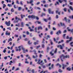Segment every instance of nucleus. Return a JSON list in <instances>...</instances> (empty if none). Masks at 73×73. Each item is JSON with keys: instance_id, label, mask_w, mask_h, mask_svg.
Here are the masks:
<instances>
[{"instance_id": "1", "label": "nucleus", "mask_w": 73, "mask_h": 73, "mask_svg": "<svg viewBox=\"0 0 73 73\" xmlns=\"http://www.w3.org/2000/svg\"><path fill=\"white\" fill-rule=\"evenodd\" d=\"M59 57L60 59V60H61L62 62H63V61H64L63 59V60H65V58H69L70 57L69 55H66L65 56H64V54H62Z\"/></svg>"}, {"instance_id": "2", "label": "nucleus", "mask_w": 73, "mask_h": 73, "mask_svg": "<svg viewBox=\"0 0 73 73\" xmlns=\"http://www.w3.org/2000/svg\"><path fill=\"white\" fill-rule=\"evenodd\" d=\"M19 48V51H21V48H22V49L23 50V52L24 53H26V52H28V50L26 49V50H25V48H24V47H23V45H21L20 46H19L18 47Z\"/></svg>"}, {"instance_id": "3", "label": "nucleus", "mask_w": 73, "mask_h": 73, "mask_svg": "<svg viewBox=\"0 0 73 73\" xmlns=\"http://www.w3.org/2000/svg\"><path fill=\"white\" fill-rule=\"evenodd\" d=\"M28 17L29 19H30V18L34 19H36L37 20H39V18H38V17L37 16H36L34 15H29L28 16Z\"/></svg>"}, {"instance_id": "4", "label": "nucleus", "mask_w": 73, "mask_h": 73, "mask_svg": "<svg viewBox=\"0 0 73 73\" xmlns=\"http://www.w3.org/2000/svg\"><path fill=\"white\" fill-rule=\"evenodd\" d=\"M48 11L49 14H54V11H51V9H48Z\"/></svg>"}, {"instance_id": "5", "label": "nucleus", "mask_w": 73, "mask_h": 73, "mask_svg": "<svg viewBox=\"0 0 73 73\" xmlns=\"http://www.w3.org/2000/svg\"><path fill=\"white\" fill-rule=\"evenodd\" d=\"M40 61H41V59H39L38 60V62H37V64H40L41 63H42L43 62L42 60H41V62H40Z\"/></svg>"}, {"instance_id": "6", "label": "nucleus", "mask_w": 73, "mask_h": 73, "mask_svg": "<svg viewBox=\"0 0 73 73\" xmlns=\"http://www.w3.org/2000/svg\"><path fill=\"white\" fill-rule=\"evenodd\" d=\"M56 34L57 35H59V34H61V31L60 30H59L56 32Z\"/></svg>"}, {"instance_id": "7", "label": "nucleus", "mask_w": 73, "mask_h": 73, "mask_svg": "<svg viewBox=\"0 0 73 73\" xmlns=\"http://www.w3.org/2000/svg\"><path fill=\"white\" fill-rule=\"evenodd\" d=\"M33 2V0H31L30 2H29L28 1H27V4H32Z\"/></svg>"}, {"instance_id": "8", "label": "nucleus", "mask_w": 73, "mask_h": 73, "mask_svg": "<svg viewBox=\"0 0 73 73\" xmlns=\"http://www.w3.org/2000/svg\"><path fill=\"white\" fill-rule=\"evenodd\" d=\"M44 64V63H42V64H40V65H41V66H42V67L43 68V69H45V68H46V66L45 65L43 66Z\"/></svg>"}, {"instance_id": "9", "label": "nucleus", "mask_w": 73, "mask_h": 73, "mask_svg": "<svg viewBox=\"0 0 73 73\" xmlns=\"http://www.w3.org/2000/svg\"><path fill=\"white\" fill-rule=\"evenodd\" d=\"M69 27H68L67 28V29L68 31H69V32L70 31L71 32H73V29H72V30H71V29H69Z\"/></svg>"}, {"instance_id": "10", "label": "nucleus", "mask_w": 73, "mask_h": 73, "mask_svg": "<svg viewBox=\"0 0 73 73\" xmlns=\"http://www.w3.org/2000/svg\"><path fill=\"white\" fill-rule=\"evenodd\" d=\"M43 29V28H42V27L41 26L38 27V30H40V29L41 30H42Z\"/></svg>"}, {"instance_id": "11", "label": "nucleus", "mask_w": 73, "mask_h": 73, "mask_svg": "<svg viewBox=\"0 0 73 73\" xmlns=\"http://www.w3.org/2000/svg\"><path fill=\"white\" fill-rule=\"evenodd\" d=\"M5 24L7 26H9V21L8 22L7 21L5 22Z\"/></svg>"}, {"instance_id": "12", "label": "nucleus", "mask_w": 73, "mask_h": 73, "mask_svg": "<svg viewBox=\"0 0 73 73\" xmlns=\"http://www.w3.org/2000/svg\"><path fill=\"white\" fill-rule=\"evenodd\" d=\"M56 14L58 13L59 15H60V13H61V11L58 12V10H56Z\"/></svg>"}, {"instance_id": "13", "label": "nucleus", "mask_w": 73, "mask_h": 73, "mask_svg": "<svg viewBox=\"0 0 73 73\" xmlns=\"http://www.w3.org/2000/svg\"><path fill=\"white\" fill-rule=\"evenodd\" d=\"M37 23V24H41V22L38 21H36V22H35V24H36V23Z\"/></svg>"}, {"instance_id": "14", "label": "nucleus", "mask_w": 73, "mask_h": 73, "mask_svg": "<svg viewBox=\"0 0 73 73\" xmlns=\"http://www.w3.org/2000/svg\"><path fill=\"white\" fill-rule=\"evenodd\" d=\"M34 44L35 45H36L37 44H38V40H37L36 42H35L34 43Z\"/></svg>"}, {"instance_id": "15", "label": "nucleus", "mask_w": 73, "mask_h": 73, "mask_svg": "<svg viewBox=\"0 0 73 73\" xmlns=\"http://www.w3.org/2000/svg\"><path fill=\"white\" fill-rule=\"evenodd\" d=\"M60 24L61 25L62 27L63 26L65 27V24L64 23H62L60 22Z\"/></svg>"}, {"instance_id": "16", "label": "nucleus", "mask_w": 73, "mask_h": 73, "mask_svg": "<svg viewBox=\"0 0 73 73\" xmlns=\"http://www.w3.org/2000/svg\"><path fill=\"white\" fill-rule=\"evenodd\" d=\"M62 65L63 66L62 68L63 69H65V67H66V66H67V65H65V64H63Z\"/></svg>"}, {"instance_id": "17", "label": "nucleus", "mask_w": 73, "mask_h": 73, "mask_svg": "<svg viewBox=\"0 0 73 73\" xmlns=\"http://www.w3.org/2000/svg\"><path fill=\"white\" fill-rule=\"evenodd\" d=\"M33 52H35V55H36V57H38V56H37V53H36V50H34L33 51Z\"/></svg>"}, {"instance_id": "18", "label": "nucleus", "mask_w": 73, "mask_h": 73, "mask_svg": "<svg viewBox=\"0 0 73 73\" xmlns=\"http://www.w3.org/2000/svg\"><path fill=\"white\" fill-rule=\"evenodd\" d=\"M6 35H8V36H9V33H8V31H7L5 33Z\"/></svg>"}, {"instance_id": "19", "label": "nucleus", "mask_w": 73, "mask_h": 73, "mask_svg": "<svg viewBox=\"0 0 73 73\" xmlns=\"http://www.w3.org/2000/svg\"><path fill=\"white\" fill-rule=\"evenodd\" d=\"M63 21H65L66 22H67V19L66 18V17H65L63 19Z\"/></svg>"}, {"instance_id": "20", "label": "nucleus", "mask_w": 73, "mask_h": 73, "mask_svg": "<svg viewBox=\"0 0 73 73\" xmlns=\"http://www.w3.org/2000/svg\"><path fill=\"white\" fill-rule=\"evenodd\" d=\"M28 43L29 45H31L32 44V42H31V41L29 40L28 42Z\"/></svg>"}, {"instance_id": "21", "label": "nucleus", "mask_w": 73, "mask_h": 73, "mask_svg": "<svg viewBox=\"0 0 73 73\" xmlns=\"http://www.w3.org/2000/svg\"><path fill=\"white\" fill-rule=\"evenodd\" d=\"M59 72H60V73H62V70H61V69H59L58 70Z\"/></svg>"}, {"instance_id": "22", "label": "nucleus", "mask_w": 73, "mask_h": 73, "mask_svg": "<svg viewBox=\"0 0 73 73\" xmlns=\"http://www.w3.org/2000/svg\"><path fill=\"white\" fill-rule=\"evenodd\" d=\"M46 14L45 13H42V14L41 15V17H42L43 16H45L46 15Z\"/></svg>"}, {"instance_id": "23", "label": "nucleus", "mask_w": 73, "mask_h": 73, "mask_svg": "<svg viewBox=\"0 0 73 73\" xmlns=\"http://www.w3.org/2000/svg\"><path fill=\"white\" fill-rule=\"evenodd\" d=\"M43 34H42V33H41L39 35V36L40 37H42V36H43Z\"/></svg>"}, {"instance_id": "24", "label": "nucleus", "mask_w": 73, "mask_h": 73, "mask_svg": "<svg viewBox=\"0 0 73 73\" xmlns=\"http://www.w3.org/2000/svg\"><path fill=\"white\" fill-rule=\"evenodd\" d=\"M44 7L46 8H48V4H45L44 5Z\"/></svg>"}, {"instance_id": "25", "label": "nucleus", "mask_w": 73, "mask_h": 73, "mask_svg": "<svg viewBox=\"0 0 73 73\" xmlns=\"http://www.w3.org/2000/svg\"><path fill=\"white\" fill-rule=\"evenodd\" d=\"M57 48H56L55 49V50L54 51V53H57Z\"/></svg>"}, {"instance_id": "26", "label": "nucleus", "mask_w": 73, "mask_h": 73, "mask_svg": "<svg viewBox=\"0 0 73 73\" xmlns=\"http://www.w3.org/2000/svg\"><path fill=\"white\" fill-rule=\"evenodd\" d=\"M69 9H70L72 11H73V8L72 7V6H70L69 7Z\"/></svg>"}, {"instance_id": "27", "label": "nucleus", "mask_w": 73, "mask_h": 73, "mask_svg": "<svg viewBox=\"0 0 73 73\" xmlns=\"http://www.w3.org/2000/svg\"><path fill=\"white\" fill-rule=\"evenodd\" d=\"M6 50H7V48H5L4 49L3 51V52L5 53V52H6Z\"/></svg>"}, {"instance_id": "28", "label": "nucleus", "mask_w": 73, "mask_h": 73, "mask_svg": "<svg viewBox=\"0 0 73 73\" xmlns=\"http://www.w3.org/2000/svg\"><path fill=\"white\" fill-rule=\"evenodd\" d=\"M21 27H24V24H23V22H22L21 23Z\"/></svg>"}, {"instance_id": "29", "label": "nucleus", "mask_w": 73, "mask_h": 73, "mask_svg": "<svg viewBox=\"0 0 73 73\" xmlns=\"http://www.w3.org/2000/svg\"><path fill=\"white\" fill-rule=\"evenodd\" d=\"M58 1L59 2V3H60L61 4V3H62V2H63V1L62 0H58Z\"/></svg>"}, {"instance_id": "30", "label": "nucleus", "mask_w": 73, "mask_h": 73, "mask_svg": "<svg viewBox=\"0 0 73 73\" xmlns=\"http://www.w3.org/2000/svg\"><path fill=\"white\" fill-rule=\"evenodd\" d=\"M67 70H68V71H70L71 70V69L70 68H69V67H68L67 68Z\"/></svg>"}, {"instance_id": "31", "label": "nucleus", "mask_w": 73, "mask_h": 73, "mask_svg": "<svg viewBox=\"0 0 73 73\" xmlns=\"http://www.w3.org/2000/svg\"><path fill=\"white\" fill-rule=\"evenodd\" d=\"M65 5H67V3L66 2L65 3V4H63L62 5L63 7H65Z\"/></svg>"}, {"instance_id": "32", "label": "nucleus", "mask_w": 73, "mask_h": 73, "mask_svg": "<svg viewBox=\"0 0 73 73\" xmlns=\"http://www.w3.org/2000/svg\"><path fill=\"white\" fill-rule=\"evenodd\" d=\"M21 10V7H19L18 8V11H20Z\"/></svg>"}, {"instance_id": "33", "label": "nucleus", "mask_w": 73, "mask_h": 73, "mask_svg": "<svg viewBox=\"0 0 73 73\" xmlns=\"http://www.w3.org/2000/svg\"><path fill=\"white\" fill-rule=\"evenodd\" d=\"M64 11V12H66V11H67V9L66 8H64L63 9Z\"/></svg>"}, {"instance_id": "34", "label": "nucleus", "mask_w": 73, "mask_h": 73, "mask_svg": "<svg viewBox=\"0 0 73 73\" xmlns=\"http://www.w3.org/2000/svg\"><path fill=\"white\" fill-rule=\"evenodd\" d=\"M67 32V31H66V30H65L64 31H63V33H66Z\"/></svg>"}, {"instance_id": "35", "label": "nucleus", "mask_w": 73, "mask_h": 73, "mask_svg": "<svg viewBox=\"0 0 73 73\" xmlns=\"http://www.w3.org/2000/svg\"><path fill=\"white\" fill-rule=\"evenodd\" d=\"M54 41H55V42L56 43H57L58 42V41H56V38H54Z\"/></svg>"}, {"instance_id": "36", "label": "nucleus", "mask_w": 73, "mask_h": 73, "mask_svg": "<svg viewBox=\"0 0 73 73\" xmlns=\"http://www.w3.org/2000/svg\"><path fill=\"white\" fill-rule=\"evenodd\" d=\"M44 21H45V22H48V20L47 19H44Z\"/></svg>"}, {"instance_id": "37", "label": "nucleus", "mask_w": 73, "mask_h": 73, "mask_svg": "<svg viewBox=\"0 0 73 73\" xmlns=\"http://www.w3.org/2000/svg\"><path fill=\"white\" fill-rule=\"evenodd\" d=\"M31 11H32V12H31L30 13V14H32V13H33V8H32L31 10Z\"/></svg>"}, {"instance_id": "38", "label": "nucleus", "mask_w": 73, "mask_h": 73, "mask_svg": "<svg viewBox=\"0 0 73 73\" xmlns=\"http://www.w3.org/2000/svg\"><path fill=\"white\" fill-rule=\"evenodd\" d=\"M35 32H37V27L35 28Z\"/></svg>"}, {"instance_id": "39", "label": "nucleus", "mask_w": 73, "mask_h": 73, "mask_svg": "<svg viewBox=\"0 0 73 73\" xmlns=\"http://www.w3.org/2000/svg\"><path fill=\"white\" fill-rule=\"evenodd\" d=\"M65 36H66V34H63V37L64 38H65Z\"/></svg>"}, {"instance_id": "40", "label": "nucleus", "mask_w": 73, "mask_h": 73, "mask_svg": "<svg viewBox=\"0 0 73 73\" xmlns=\"http://www.w3.org/2000/svg\"><path fill=\"white\" fill-rule=\"evenodd\" d=\"M73 43V42H72L70 43V45H71V46L73 47V45L72 44Z\"/></svg>"}, {"instance_id": "41", "label": "nucleus", "mask_w": 73, "mask_h": 73, "mask_svg": "<svg viewBox=\"0 0 73 73\" xmlns=\"http://www.w3.org/2000/svg\"><path fill=\"white\" fill-rule=\"evenodd\" d=\"M50 54H51V56H53L54 55V53H52V52H50Z\"/></svg>"}, {"instance_id": "42", "label": "nucleus", "mask_w": 73, "mask_h": 73, "mask_svg": "<svg viewBox=\"0 0 73 73\" xmlns=\"http://www.w3.org/2000/svg\"><path fill=\"white\" fill-rule=\"evenodd\" d=\"M5 7H6V5H5V4H3V9H4V8H5Z\"/></svg>"}, {"instance_id": "43", "label": "nucleus", "mask_w": 73, "mask_h": 73, "mask_svg": "<svg viewBox=\"0 0 73 73\" xmlns=\"http://www.w3.org/2000/svg\"><path fill=\"white\" fill-rule=\"evenodd\" d=\"M31 72H32V73H35V70L34 69H33Z\"/></svg>"}, {"instance_id": "44", "label": "nucleus", "mask_w": 73, "mask_h": 73, "mask_svg": "<svg viewBox=\"0 0 73 73\" xmlns=\"http://www.w3.org/2000/svg\"><path fill=\"white\" fill-rule=\"evenodd\" d=\"M69 17L70 19H73V15H72V16H70Z\"/></svg>"}, {"instance_id": "45", "label": "nucleus", "mask_w": 73, "mask_h": 73, "mask_svg": "<svg viewBox=\"0 0 73 73\" xmlns=\"http://www.w3.org/2000/svg\"><path fill=\"white\" fill-rule=\"evenodd\" d=\"M28 69L27 70V72H29V71H31V70H29V67L28 68Z\"/></svg>"}, {"instance_id": "46", "label": "nucleus", "mask_w": 73, "mask_h": 73, "mask_svg": "<svg viewBox=\"0 0 73 73\" xmlns=\"http://www.w3.org/2000/svg\"><path fill=\"white\" fill-rule=\"evenodd\" d=\"M11 11L12 12H14V10H13V9L12 8L11 10Z\"/></svg>"}, {"instance_id": "47", "label": "nucleus", "mask_w": 73, "mask_h": 73, "mask_svg": "<svg viewBox=\"0 0 73 73\" xmlns=\"http://www.w3.org/2000/svg\"><path fill=\"white\" fill-rule=\"evenodd\" d=\"M33 58H36V57H36V55L35 56L34 55H33Z\"/></svg>"}, {"instance_id": "48", "label": "nucleus", "mask_w": 73, "mask_h": 73, "mask_svg": "<svg viewBox=\"0 0 73 73\" xmlns=\"http://www.w3.org/2000/svg\"><path fill=\"white\" fill-rule=\"evenodd\" d=\"M61 45H58L57 46V47L58 48H60L61 47Z\"/></svg>"}, {"instance_id": "49", "label": "nucleus", "mask_w": 73, "mask_h": 73, "mask_svg": "<svg viewBox=\"0 0 73 73\" xmlns=\"http://www.w3.org/2000/svg\"><path fill=\"white\" fill-rule=\"evenodd\" d=\"M39 57L40 58H42V55H41V54H40Z\"/></svg>"}, {"instance_id": "50", "label": "nucleus", "mask_w": 73, "mask_h": 73, "mask_svg": "<svg viewBox=\"0 0 73 73\" xmlns=\"http://www.w3.org/2000/svg\"><path fill=\"white\" fill-rule=\"evenodd\" d=\"M20 4L21 5H23V2H22V1H20Z\"/></svg>"}, {"instance_id": "51", "label": "nucleus", "mask_w": 73, "mask_h": 73, "mask_svg": "<svg viewBox=\"0 0 73 73\" xmlns=\"http://www.w3.org/2000/svg\"><path fill=\"white\" fill-rule=\"evenodd\" d=\"M40 45L37 46L36 47V49H38V48H40Z\"/></svg>"}, {"instance_id": "52", "label": "nucleus", "mask_w": 73, "mask_h": 73, "mask_svg": "<svg viewBox=\"0 0 73 73\" xmlns=\"http://www.w3.org/2000/svg\"><path fill=\"white\" fill-rule=\"evenodd\" d=\"M53 31H51L50 32V35H53Z\"/></svg>"}, {"instance_id": "53", "label": "nucleus", "mask_w": 73, "mask_h": 73, "mask_svg": "<svg viewBox=\"0 0 73 73\" xmlns=\"http://www.w3.org/2000/svg\"><path fill=\"white\" fill-rule=\"evenodd\" d=\"M16 3L17 4H20V3H19V1L18 0H17Z\"/></svg>"}, {"instance_id": "54", "label": "nucleus", "mask_w": 73, "mask_h": 73, "mask_svg": "<svg viewBox=\"0 0 73 73\" xmlns=\"http://www.w3.org/2000/svg\"><path fill=\"white\" fill-rule=\"evenodd\" d=\"M28 58V59H30V60L31 61L32 60V59L30 57V56H29Z\"/></svg>"}, {"instance_id": "55", "label": "nucleus", "mask_w": 73, "mask_h": 73, "mask_svg": "<svg viewBox=\"0 0 73 73\" xmlns=\"http://www.w3.org/2000/svg\"><path fill=\"white\" fill-rule=\"evenodd\" d=\"M70 40H67L66 41V43H68L69 42H70Z\"/></svg>"}, {"instance_id": "56", "label": "nucleus", "mask_w": 73, "mask_h": 73, "mask_svg": "<svg viewBox=\"0 0 73 73\" xmlns=\"http://www.w3.org/2000/svg\"><path fill=\"white\" fill-rule=\"evenodd\" d=\"M44 61L45 63H47V61H46V59H44Z\"/></svg>"}, {"instance_id": "57", "label": "nucleus", "mask_w": 73, "mask_h": 73, "mask_svg": "<svg viewBox=\"0 0 73 73\" xmlns=\"http://www.w3.org/2000/svg\"><path fill=\"white\" fill-rule=\"evenodd\" d=\"M4 58L5 60H7V56H5L4 57Z\"/></svg>"}, {"instance_id": "58", "label": "nucleus", "mask_w": 73, "mask_h": 73, "mask_svg": "<svg viewBox=\"0 0 73 73\" xmlns=\"http://www.w3.org/2000/svg\"><path fill=\"white\" fill-rule=\"evenodd\" d=\"M30 32H32V31H34V30L32 29H30Z\"/></svg>"}, {"instance_id": "59", "label": "nucleus", "mask_w": 73, "mask_h": 73, "mask_svg": "<svg viewBox=\"0 0 73 73\" xmlns=\"http://www.w3.org/2000/svg\"><path fill=\"white\" fill-rule=\"evenodd\" d=\"M40 4V2H37L36 3V5H38V4Z\"/></svg>"}, {"instance_id": "60", "label": "nucleus", "mask_w": 73, "mask_h": 73, "mask_svg": "<svg viewBox=\"0 0 73 73\" xmlns=\"http://www.w3.org/2000/svg\"><path fill=\"white\" fill-rule=\"evenodd\" d=\"M60 49H63V47L62 46V45L60 46Z\"/></svg>"}, {"instance_id": "61", "label": "nucleus", "mask_w": 73, "mask_h": 73, "mask_svg": "<svg viewBox=\"0 0 73 73\" xmlns=\"http://www.w3.org/2000/svg\"><path fill=\"white\" fill-rule=\"evenodd\" d=\"M45 46V45L44 44H42V47L43 48H44V47Z\"/></svg>"}, {"instance_id": "62", "label": "nucleus", "mask_w": 73, "mask_h": 73, "mask_svg": "<svg viewBox=\"0 0 73 73\" xmlns=\"http://www.w3.org/2000/svg\"><path fill=\"white\" fill-rule=\"evenodd\" d=\"M19 70V68H17L16 69L15 71Z\"/></svg>"}, {"instance_id": "63", "label": "nucleus", "mask_w": 73, "mask_h": 73, "mask_svg": "<svg viewBox=\"0 0 73 73\" xmlns=\"http://www.w3.org/2000/svg\"><path fill=\"white\" fill-rule=\"evenodd\" d=\"M15 37H18V35H14Z\"/></svg>"}, {"instance_id": "64", "label": "nucleus", "mask_w": 73, "mask_h": 73, "mask_svg": "<svg viewBox=\"0 0 73 73\" xmlns=\"http://www.w3.org/2000/svg\"><path fill=\"white\" fill-rule=\"evenodd\" d=\"M14 8H15V9L17 8V7L16 6V5H14Z\"/></svg>"}]
</instances>
